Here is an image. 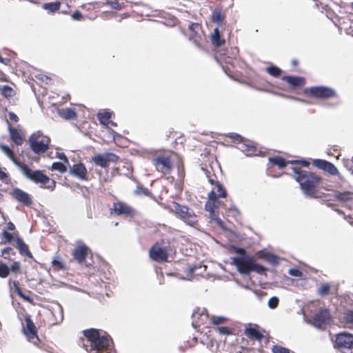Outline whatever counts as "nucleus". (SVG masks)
I'll return each mask as SVG.
<instances>
[{"label": "nucleus", "mask_w": 353, "mask_h": 353, "mask_svg": "<svg viewBox=\"0 0 353 353\" xmlns=\"http://www.w3.org/2000/svg\"><path fill=\"white\" fill-rule=\"evenodd\" d=\"M86 338L83 347L89 353H115L113 343L110 336L105 332L92 328L83 331Z\"/></svg>", "instance_id": "f257e3e1"}, {"label": "nucleus", "mask_w": 353, "mask_h": 353, "mask_svg": "<svg viewBox=\"0 0 353 353\" xmlns=\"http://www.w3.org/2000/svg\"><path fill=\"white\" fill-rule=\"evenodd\" d=\"M292 172L293 178L299 183L304 194L309 197H314L316 188L320 183V177L311 172L297 167L293 168Z\"/></svg>", "instance_id": "f03ea898"}, {"label": "nucleus", "mask_w": 353, "mask_h": 353, "mask_svg": "<svg viewBox=\"0 0 353 353\" xmlns=\"http://www.w3.org/2000/svg\"><path fill=\"white\" fill-rule=\"evenodd\" d=\"M235 252L240 256L231 258V264L236 267L237 270L242 274H249L251 272L261 274L266 271V268L254 262L252 259L246 255L244 248L234 247Z\"/></svg>", "instance_id": "7ed1b4c3"}, {"label": "nucleus", "mask_w": 353, "mask_h": 353, "mask_svg": "<svg viewBox=\"0 0 353 353\" xmlns=\"http://www.w3.org/2000/svg\"><path fill=\"white\" fill-rule=\"evenodd\" d=\"M171 210L176 216L188 225L196 227L198 224L197 216L189 207L172 202Z\"/></svg>", "instance_id": "20e7f679"}, {"label": "nucleus", "mask_w": 353, "mask_h": 353, "mask_svg": "<svg viewBox=\"0 0 353 353\" xmlns=\"http://www.w3.org/2000/svg\"><path fill=\"white\" fill-rule=\"evenodd\" d=\"M22 174L29 180L35 183H40L41 188L53 190L55 187V181H51L50 184L46 185L50 182V178L40 170H32L28 166L23 168Z\"/></svg>", "instance_id": "39448f33"}, {"label": "nucleus", "mask_w": 353, "mask_h": 353, "mask_svg": "<svg viewBox=\"0 0 353 353\" xmlns=\"http://www.w3.org/2000/svg\"><path fill=\"white\" fill-rule=\"evenodd\" d=\"M29 142L30 148L34 153L42 154L48 149L50 139L48 137L38 131L30 137Z\"/></svg>", "instance_id": "423d86ee"}, {"label": "nucleus", "mask_w": 353, "mask_h": 353, "mask_svg": "<svg viewBox=\"0 0 353 353\" xmlns=\"http://www.w3.org/2000/svg\"><path fill=\"white\" fill-rule=\"evenodd\" d=\"M190 35L189 40L191 41L198 48L203 50L205 43V37L201 27L198 23H192L189 26Z\"/></svg>", "instance_id": "0eeeda50"}, {"label": "nucleus", "mask_w": 353, "mask_h": 353, "mask_svg": "<svg viewBox=\"0 0 353 353\" xmlns=\"http://www.w3.org/2000/svg\"><path fill=\"white\" fill-rule=\"evenodd\" d=\"M205 174L208 179V182L212 185H214L212 190L208 193V199L213 201L214 203L216 197H225L227 194L226 190L224 187L216 180V176L213 174H211L208 171H206Z\"/></svg>", "instance_id": "6e6552de"}, {"label": "nucleus", "mask_w": 353, "mask_h": 353, "mask_svg": "<svg viewBox=\"0 0 353 353\" xmlns=\"http://www.w3.org/2000/svg\"><path fill=\"white\" fill-rule=\"evenodd\" d=\"M335 345L341 353H352L353 349V335L347 332L339 333L336 335Z\"/></svg>", "instance_id": "1a4fd4ad"}, {"label": "nucleus", "mask_w": 353, "mask_h": 353, "mask_svg": "<svg viewBox=\"0 0 353 353\" xmlns=\"http://www.w3.org/2000/svg\"><path fill=\"white\" fill-rule=\"evenodd\" d=\"M330 320L329 311L327 309H321L312 320H308V323L312 324L317 329L323 330L330 323Z\"/></svg>", "instance_id": "9d476101"}, {"label": "nucleus", "mask_w": 353, "mask_h": 353, "mask_svg": "<svg viewBox=\"0 0 353 353\" xmlns=\"http://www.w3.org/2000/svg\"><path fill=\"white\" fill-rule=\"evenodd\" d=\"M311 96L316 99H327L336 96V91L328 87L314 86L309 88Z\"/></svg>", "instance_id": "9b49d317"}, {"label": "nucleus", "mask_w": 353, "mask_h": 353, "mask_svg": "<svg viewBox=\"0 0 353 353\" xmlns=\"http://www.w3.org/2000/svg\"><path fill=\"white\" fill-rule=\"evenodd\" d=\"M154 164L158 171L168 172L172 168V163L170 159L165 156H159L153 159Z\"/></svg>", "instance_id": "f8f14e48"}, {"label": "nucleus", "mask_w": 353, "mask_h": 353, "mask_svg": "<svg viewBox=\"0 0 353 353\" xmlns=\"http://www.w3.org/2000/svg\"><path fill=\"white\" fill-rule=\"evenodd\" d=\"M313 165L321 170L327 172L331 175L335 176L339 174L336 166L325 160L315 159L313 161Z\"/></svg>", "instance_id": "ddd939ff"}, {"label": "nucleus", "mask_w": 353, "mask_h": 353, "mask_svg": "<svg viewBox=\"0 0 353 353\" xmlns=\"http://www.w3.org/2000/svg\"><path fill=\"white\" fill-rule=\"evenodd\" d=\"M150 258L157 262L165 261L168 259L167 250L157 245H154L150 249Z\"/></svg>", "instance_id": "4468645a"}, {"label": "nucleus", "mask_w": 353, "mask_h": 353, "mask_svg": "<svg viewBox=\"0 0 353 353\" xmlns=\"http://www.w3.org/2000/svg\"><path fill=\"white\" fill-rule=\"evenodd\" d=\"M208 319L209 316L205 308L194 311L192 314V326L194 327H199L201 325L205 323Z\"/></svg>", "instance_id": "2eb2a0df"}, {"label": "nucleus", "mask_w": 353, "mask_h": 353, "mask_svg": "<svg viewBox=\"0 0 353 353\" xmlns=\"http://www.w3.org/2000/svg\"><path fill=\"white\" fill-rule=\"evenodd\" d=\"M11 195L17 201L26 206H30L32 203L30 194L20 188H16L13 189Z\"/></svg>", "instance_id": "dca6fc26"}, {"label": "nucleus", "mask_w": 353, "mask_h": 353, "mask_svg": "<svg viewBox=\"0 0 353 353\" xmlns=\"http://www.w3.org/2000/svg\"><path fill=\"white\" fill-rule=\"evenodd\" d=\"M111 213H114L117 215H129L133 214L134 210L132 208L123 202H116L114 203L113 207L111 209Z\"/></svg>", "instance_id": "f3484780"}, {"label": "nucleus", "mask_w": 353, "mask_h": 353, "mask_svg": "<svg viewBox=\"0 0 353 353\" xmlns=\"http://www.w3.org/2000/svg\"><path fill=\"white\" fill-rule=\"evenodd\" d=\"M25 321L26 327L23 329V332L27 338L29 340L36 339V341H39V338L37 335L36 327L30 319V316H25Z\"/></svg>", "instance_id": "a211bd4d"}, {"label": "nucleus", "mask_w": 353, "mask_h": 353, "mask_svg": "<svg viewBox=\"0 0 353 353\" xmlns=\"http://www.w3.org/2000/svg\"><path fill=\"white\" fill-rule=\"evenodd\" d=\"M88 247L85 245H81L77 247L73 252L74 259L79 263H82L84 262L88 252Z\"/></svg>", "instance_id": "6ab92c4d"}, {"label": "nucleus", "mask_w": 353, "mask_h": 353, "mask_svg": "<svg viewBox=\"0 0 353 353\" xmlns=\"http://www.w3.org/2000/svg\"><path fill=\"white\" fill-rule=\"evenodd\" d=\"M70 173L78 179L84 180L86 179L87 170L83 163H77L70 168Z\"/></svg>", "instance_id": "aec40b11"}, {"label": "nucleus", "mask_w": 353, "mask_h": 353, "mask_svg": "<svg viewBox=\"0 0 353 353\" xmlns=\"http://www.w3.org/2000/svg\"><path fill=\"white\" fill-rule=\"evenodd\" d=\"M282 79L289 83L293 88L303 87L305 83L303 77L296 76H283Z\"/></svg>", "instance_id": "412c9836"}, {"label": "nucleus", "mask_w": 353, "mask_h": 353, "mask_svg": "<svg viewBox=\"0 0 353 353\" xmlns=\"http://www.w3.org/2000/svg\"><path fill=\"white\" fill-rule=\"evenodd\" d=\"M247 157H252L258 155L260 151H259L255 145L250 143H243L239 147Z\"/></svg>", "instance_id": "4be33fe9"}, {"label": "nucleus", "mask_w": 353, "mask_h": 353, "mask_svg": "<svg viewBox=\"0 0 353 353\" xmlns=\"http://www.w3.org/2000/svg\"><path fill=\"white\" fill-rule=\"evenodd\" d=\"M16 243H17V247L19 251V253L21 255L26 256L30 259H32L33 257L32 253L30 252V250L28 249V246L18 236H16Z\"/></svg>", "instance_id": "5701e85b"}, {"label": "nucleus", "mask_w": 353, "mask_h": 353, "mask_svg": "<svg viewBox=\"0 0 353 353\" xmlns=\"http://www.w3.org/2000/svg\"><path fill=\"white\" fill-rule=\"evenodd\" d=\"M52 315L54 317L53 324H59L63 320V310L59 303H57L52 308Z\"/></svg>", "instance_id": "b1692460"}, {"label": "nucleus", "mask_w": 353, "mask_h": 353, "mask_svg": "<svg viewBox=\"0 0 353 353\" xmlns=\"http://www.w3.org/2000/svg\"><path fill=\"white\" fill-rule=\"evenodd\" d=\"M256 255L259 258L265 259L266 261H268L272 265H276L279 263V259L274 254L268 252H265L263 251H259L256 253Z\"/></svg>", "instance_id": "393cba45"}, {"label": "nucleus", "mask_w": 353, "mask_h": 353, "mask_svg": "<svg viewBox=\"0 0 353 353\" xmlns=\"http://www.w3.org/2000/svg\"><path fill=\"white\" fill-rule=\"evenodd\" d=\"M211 41L215 47L221 46L225 43V39H222L221 37V33L218 27L214 29V32L211 36Z\"/></svg>", "instance_id": "a878e982"}, {"label": "nucleus", "mask_w": 353, "mask_h": 353, "mask_svg": "<svg viewBox=\"0 0 353 353\" xmlns=\"http://www.w3.org/2000/svg\"><path fill=\"white\" fill-rule=\"evenodd\" d=\"M334 197L339 201L346 202L348 201H353V192H340L336 191L334 192Z\"/></svg>", "instance_id": "bb28decb"}, {"label": "nucleus", "mask_w": 353, "mask_h": 353, "mask_svg": "<svg viewBox=\"0 0 353 353\" xmlns=\"http://www.w3.org/2000/svg\"><path fill=\"white\" fill-rule=\"evenodd\" d=\"M112 112L108 111H101L97 114V118L100 123L104 125H109L112 117Z\"/></svg>", "instance_id": "cd10ccee"}, {"label": "nucleus", "mask_w": 353, "mask_h": 353, "mask_svg": "<svg viewBox=\"0 0 353 353\" xmlns=\"http://www.w3.org/2000/svg\"><path fill=\"white\" fill-rule=\"evenodd\" d=\"M10 134L12 140L18 145L23 143V138L19 131L14 128H9Z\"/></svg>", "instance_id": "c85d7f7f"}, {"label": "nucleus", "mask_w": 353, "mask_h": 353, "mask_svg": "<svg viewBox=\"0 0 353 353\" xmlns=\"http://www.w3.org/2000/svg\"><path fill=\"white\" fill-rule=\"evenodd\" d=\"M92 161L101 168H107L108 164L106 161L104 154H99L92 158Z\"/></svg>", "instance_id": "c756f323"}, {"label": "nucleus", "mask_w": 353, "mask_h": 353, "mask_svg": "<svg viewBox=\"0 0 353 353\" xmlns=\"http://www.w3.org/2000/svg\"><path fill=\"white\" fill-rule=\"evenodd\" d=\"M59 114L61 117L65 119H73L77 117V114L74 110L70 108L60 110L59 111Z\"/></svg>", "instance_id": "7c9ffc66"}, {"label": "nucleus", "mask_w": 353, "mask_h": 353, "mask_svg": "<svg viewBox=\"0 0 353 353\" xmlns=\"http://www.w3.org/2000/svg\"><path fill=\"white\" fill-rule=\"evenodd\" d=\"M103 4L110 6L112 9L116 10H121L123 6V2H119L118 0H103L102 2Z\"/></svg>", "instance_id": "2f4dec72"}, {"label": "nucleus", "mask_w": 353, "mask_h": 353, "mask_svg": "<svg viewBox=\"0 0 353 353\" xmlns=\"http://www.w3.org/2000/svg\"><path fill=\"white\" fill-rule=\"evenodd\" d=\"M269 161L273 165H277L279 168H283L286 166L285 159L280 157H270Z\"/></svg>", "instance_id": "473e14b6"}, {"label": "nucleus", "mask_w": 353, "mask_h": 353, "mask_svg": "<svg viewBox=\"0 0 353 353\" xmlns=\"http://www.w3.org/2000/svg\"><path fill=\"white\" fill-rule=\"evenodd\" d=\"M60 5V3L58 1L46 3L43 5V8L50 12H54L59 10Z\"/></svg>", "instance_id": "72a5a7b5"}, {"label": "nucleus", "mask_w": 353, "mask_h": 353, "mask_svg": "<svg viewBox=\"0 0 353 353\" xmlns=\"http://www.w3.org/2000/svg\"><path fill=\"white\" fill-rule=\"evenodd\" d=\"M246 334L248 336L254 338L257 340H261L263 338V334L260 333L259 330L255 328L250 327L246 330Z\"/></svg>", "instance_id": "f704fd0d"}, {"label": "nucleus", "mask_w": 353, "mask_h": 353, "mask_svg": "<svg viewBox=\"0 0 353 353\" xmlns=\"http://www.w3.org/2000/svg\"><path fill=\"white\" fill-rule=\"evenodd\" d=\"M267 72L274 77H278L281 75L282 70L275 65L269 66L266 68Z\"/></svg>", "instance_id": "c9c22d12"}, {"label": "nucleus", "mask_w": 353, "mask_h": 353, "mask_svg": "<svg viewBox=\"0 0 353 353\" xmlns=\"http://www.w3.org/2000/svg\"><path fill=\"white\" fill-rule=\"evenodd\" d=\"M13 286H14V291L15 292H17V294L21 298H23V299L30 302L32 301V299L28 296H26L25 294H23V292L21 291V289L19 288V283L18 281H13Z\"/></svg>", "instance_id": "e433bc0d"}, {"label": "nucleus", "mask_w": 353, "mask_h": 353, "mask_svg": "<svg viewBox=\"0 0 353 353\" xmlns=\"http://www.w3.org/2000/svg\"><path fill=\"white\" fill-rule=\"evenodd\" d=\"M214 329L220 334V335H230L232 334V330L228 327L223 326H216L214 327Z\"/></svg>", "instance_id": "4c0bfd02"}, {"label": "nucleus", "mask_w": 353, "mask_h": 353, "mask_svg": "<svg viewBox=\"0 0 353 353\" xmlns=\"http://www.w3.org/2000/svg\"><path fill=\"white\" fill-rule=\"evenodd\" d=\"M224 16L221 11L215 10L212 13V20L219 26L223 21Z\"/></svg>", "instance_id": "58836bf2"}, {"label": "nucleus", "mask_w": 353, "mask_h": 353, "mask_svg": "<svg viewBox=\"0 0 353 353\" xmlns=\"http://www.w3.org/2000/svg\"><path fill=\"white\" fill-rule=\"evenodd\" d=\"M219 197H216V201L214 202V201L209 199V201H208L206 203H205V210L209 212H214V208H216L218 206V204H219V201H218V199Z\"/></svg>", "instance_id": "ea45409f"}, {"label": "nucleus", "mask_w": 353, "mask_h": 353, "mask_svg": "<svg viewBox=\"0 0 353 353\" xmlns=\"http://www.w3.org/2000/svg\"><path fill=\"white\" fill-rule=\"evenodd\" d=\"M10 273V268L3 263H0V277L6 278Z\"/></svg>", "instance_id": "a19ab883"}, {"label": "nucleus", "mask_w": 353, "mask_h": 353, "mask_svg": "<svg viewBox=\"0 0 353 353\" xmlns=\"http://www.w3.org/2000/svg\"><path fill=\"white\" fill-rule=\"evenodd\" d=\"M52 170H57L61 173L66 172L67 168L62 162H54L52 165Z\"/></svg>", "instance_id": "79ce46f5"}, {"label": "nucleus", "mask_w": 353, "mask_h": 353, "mask_svg": "<svg viewBox=\"0 0 353 353\" xmlns=\"http://www.w3.org/2000/svg\"><path fill=\"white\" fill-rule=\"evenodd\" d=\"M330 290V286L328 283L323 284L318 288V294L322 296H325L328 294Z\"/></svg>", "instance_id": "37998d69"}, {"label": "nucleus", "mask_w": 353, "mask_h": 353, "mask_svg": "<svg viewBox=\"0 0 353 353\" xmlns=\"http://www.w3.org/2000/svg\"><path fill=\"white\" fill-rule=\"evenodd\" d=\"M1 94L5 97L8 98L11 97L13 94V90L8 85H3L1 88Z\"/></svg>", "instance_id": "c03bdc74"}, {"label": "nucleus", "mask_w": 353, "mask_h": 353, "mask_svg": "<svg viewBox=\"0 0 353 353\" xmlns=\"http://www.w3.org/2000/svg\"><path fill=\"white\" fill-rule=\"evenodd\" d=\"M279 298L277 296H272L268 302V305L271 309H275L279 305Z\"/></svg>", "instance_id": "a18cd8bd"}, {"label": "nucleus", "mask_w": 353, "mask_h": 353, "mask_svg": "<svg viewBox=\"0 0 353 353\" xmlns=\"http://www.w3.org/2000/svg\"><path fill=\"white\" fill-rule=\"evenodd\" d=\"M103 154L105 155L108 164L110 162H116L119 159V157L114 153L108 152Z\"/></svg>", "instance_id": "49530a36"}, {"label": "nucleus", "mask_w": 353, "mask_h": 353, "mask_svg": "<svg viewBox=\"0 0 353 353\" xmlns=\"http://www.w3.org/2000/svg\"><path fill=\"white\" fill-rule=\"evenodd\" d=\"M273 353H290L289 349L279 346V345H274L272 348Z\"/></svg>", "instance_id": "de8ad7c7"}, {"label": "nucleus", "mask_w": 353, "mask_h": 353, "mask_svg": "<svg viewBox=\"0 0 353 353\" xmlns=\"http://www.w3.org/2000/svg\"><path fill=\"white\" fill-rule=\"evenodd\" d=\"M13 163L20 170V171L21 172V173L23 172V168L24 167H27L28 165H26V164H22L17 159L16 157H14V155L13 154L11 157L9 158Z\"/></svg>", "instance_id": "09e8293b"}, {"label": "nucleus", "mask_w": 353, "mask_h": 353, "mask_svg": "<svg viewBox=\"0 0 353 353\" xmlns=\"http://www.w3.org/2000/svg\"><path fill=\"white\" fill-rule=\"evenodd\" d=\"M210 319L214 325L219 326V324L224 323V321L226 320V318L224 316H212Z\"/></svg>", "instance_id": "8fccbe9b"}, {"label": "nucleus", "mask_w": 353, "mask_h": 353, "mask_svg": "<svg viewBox=\"0 0 353 353\" xmlns=\"http://www.w3.org/2000/svg\"><path fill=\"white\" fill-rule=\"evenodd\" d=\"M0 149L8 158L14 154L13 151L8 145L1 144Z\"/></svg>", "instance_id": "3c124183"}, {"label": "nucleus", "mask_w": 353, "mask_h": 353, "mask_svg": "<svg viewBox=\"0 0 353 353\" xmlns=\"http://www.w3.org/2000/svg\"><path fill=\"white\" fill-rule=\"evenodd\" d=\"M14 254V250L10 247H7L2 250V256L5 259H8L10 255Z\"/></svg>", "instance_id": "603ef678"}, {"label": "nucleus", "mask_w": 353, "mask_h": 353, "mask_svg": "<svg viewBox=\"0 0 353 353\" xmlns=\"http://www.w3.org/2000/svg\"><path fill=\"white\" fill-rule=\"evenodd\" d=\"M134 194L137 195H149L150 191L145 188L137 186V189L134 190Z\"/></svg>", "instance_id": "864d4df0"}, {"label": "nucleus", "mask_w": 353, "mask_h": 353, "mask_svg": "<svg viewBox=\"0 0 353 353\" xmlns=\"http://www.w3.org/2000/svg\"><path fill=\"white\" fill-rule=\"evenodd\" d=\"M52 264L53 266H55V267H57V268L59 270H63L64 269V265L63 263L61 261L59 257H57L55 259H54L52 261Z\"/></svg>", "instance_id": "5fc2aeb1"}, {"label": "nucleus", "mask_w": 353, "mask_h": 353, "mask_svg": "<svg viewBox=\"0 0 353 353\" xmlns=\"http://www.w3.org/2000/svg\"><path fill=\"white\" fill-rule=\"evenodd\" d=\"M230 137L232 139H234V141H238L239 143H240L241 144H242L243 143H245V139L243 137H241V135H239V134H236V133H230Z\"/></svg>", "instance_id": "6e6d98bb"}, {"label": "nucleus", "mask_w": 353, "mask_h": 353, "mask_svg": "<svg viewBox=\"0 0 353 353\" xmlns=\"http://www.w3.org/2000/svg\"><path fill=\"white\" fill-rule=\"evenodd\" d=\"M20 268H21V265H20L19 262L14 261V262H13L11 267L10 268V272L11 271L12 272L17 273L20 271Z\"/></svg>", "instance_id": "4d7b16f0"}, {"label": "nucleus", "mask_w": 353, "mask_h": 353, "mask_svg": "<svg viewBox=\"0 0 353 353\" xmlns=\"http://www.w3.org/2000/svg\"><path fill=\"white\" fill-rule=\"evenodd\" d=\"M344 165L353 173V157L351 159L344 160Z\"/></svg>", "instance_id": "13d9d810"}, {"label": "nucleus", "mask_w": 353, "mask_h": 353, "mask_svg": "<svg viewBox=\"0 0 353 353\" xmlns=\"http://www.w3.org/2000/svg\"><path fill=\"white\" fill-rule=\"evenodd\" d=\"M210 218L211 220L215 221L219 225H221L222 221L215 213V212H210Z\"/></svg>", "instance_id": "bf43d9fd"}, {"label": "nucleus", "mask_w": 353, "mask_h": 353, "mask_svg": "<svg viewBox=\"0 0 353 353\" xmlns=\"http://www.w3.org/2000/svg\"><path fill=\"white\" fill-rule=\"evenodd\" d=\"M289 274L291 276H295V277H300L302 276V272L296 268L290 269Z\"/></svg>", "instance_id": "052dcab7"}, {"label": "nucleus", "mask_w": 353, "mask_h": 353, "mask_svg": "<svg viewBox=\"0 0 353 353\" xmlns=\"http://www.w3.org/2000/svg\"><path fill=\"white\" fill-rule=\"evenodd\" d=\"M3 237L6 239V241L10 243L14 238V235L6 230H3L2 232Z\"/></svg>", "instance_id": "680f3d73"}, {"label": "nucleus", "mask_w": 353, "mask_h": 353, "mask_svg": "<svg viewBox=\"0 0 353 353\" xmlns=\"http://www.w3.org/2000/svg\"><path fill=\"white\" fill-rule=\"evenodd\" d=\"M345 319L347 323L353 325V310L349 311L346 314Z\"/></svg>", "instance_id": "e2e57ef3"}, {"label": "nucleus", "mask_w": 353, "mask_h": 353, "mask_svg": "<svg viewBox=\"0 0 353 353\" xmlns=\"http://www.w3.org/2000/svg\"><path fill=\"white\" fill-rule=\"evenodd\" d=\"M57 157L61 161H63L64 163H66L67 164H68V159H67V157H66V156L65 155L64 153H63V152H57Z\"/></svg>", "instance_id": "0e129e2a"}, {"label": "nucleus", "mask_w": 353, "mask_h": 353, "mask_svg": "<svg viewBox=\"0 0 353 353\" xmlns=\"http://www.w3.org/2000/svg\"><path fill=\"white\" fill-rule=\"evenodd\" d=\"M82 17V14L79 11L74 12L72 15L73 20H80Z\"/></svg>", "instance_id": "69168bd1"}, {"label": "nucleus", "mask_w": 353, "mask_h": 353, "mask_svg": "<svg viewBox=\"0 0 353 353\" xmlns=\"http://www.w3.org/2000/svg\"><path fill=\"white\" fill-rule=\"evenodd\" d=\"M9 119L15 122H17L18 121V117L13 112L9 113Z\"/></svg>", "instance_id": "338daca9"}, {"label": "nucleus", "mask_w": 353, "mask_h": 353, "mask_svg": "<svg viewBox=\"0 0 353 353\" xmlns=\"http://www.w3.org/2000/svg\"><path fill=\"white\" fill-rule=\"evenodd\" d=\"M254 293L257 296H265L266 295V293L263 292V291H260V290H254Z\"/></svg>", "instance_id": "774afa93"}]
</instances>
